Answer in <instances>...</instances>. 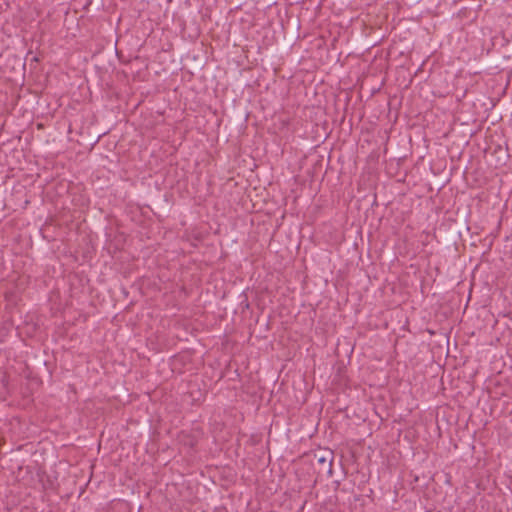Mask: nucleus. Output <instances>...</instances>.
Masks as SVG:
<instances>
[{"instance_id":"nucleus-1","label":"nucleus","mask_w":512,"mask_h":512,"mask_svg":"<svg viewBox=\"0 0 512 512\" xmlns=\"http://www.w3.org/2000/svg\"><path fill=\"white\" fill-rule=\"evenodd\" d=\"M314 459L317 462L318 473L332 475L333 452L331 450L316 452Z\"/></svg>"}]
</instances>
